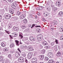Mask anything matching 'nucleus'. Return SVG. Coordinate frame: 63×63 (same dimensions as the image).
I'll list each match as a JSON object with an SVG mask.
<instances>
[{
	"label": "nucleus",
	"instance_id": "1",
	"mask_svg": "<svg viewBox=\"0 0 63 63\" xmlns=\"http://www.w3.org/2000/svg\"><path fill=\"white\" fill-rule=\"evenodd\" d=\"M43 36L42 34H39L38 35L37 37V39L38 40H40V41H41L43 39Z\"/></svg>",
	"mask_w": 63,
	"mask_h": 63
},
{
	"label": "nucleus",
	"instance_id": "2",
	"mask_svg": "<svg viewBox=\"0 0 63 63\" xmlns=\"http://www.w3.org/2000/svg\"><path fill=\"white\" fill-rule=\"evenodd\" d=\"M55 5L57 7H59L61 6V2L57 1H56Z\"/></svg>",
	"mask_w": 63,
	"mask_h": 63
},
{
	"label": "nucleus",
	"instance_id": "3",
	"mask_svg": "<svg viewBox=\"0 0 63 63\" xmlns=\"http://www.w3.org/2000/svg\"><path fill=\"white\" fill-rule=\"evenodd\" d=\"M15 42L16 44V45L17 46H19L20 44H22L21 42V41H20V42H19V41L17 40H15Z\"/></svg>",
	"mask_w": 63,
	"mask_h": 63
},
{
	"label": "nucleus",
	"instance_id": "4",
	"mask_svg": "<svg viewBox=\"0 0 63 63\" xmlns=\"http://www.w3.org/2000/svg\"><path fill=\"white\" fill-rule=\"evenodd\" d=\"M11 15L9 14H7L5 16V18L6 19H9L11 18Z\"/></svg>",
	"mask_w": 63,
	"mask_h": 63
},
{
	"label": "nucleus",
	"instance_id": "5",
	"mask_svg": "<svg viewBox=\"0 0 63 63\" xmlns=\"http://www.w3.org/2000/svg\"><path fill=\"white\" fill-rule=\"evenodd\" d=\"M53 55V54L51 52H49L48 53V56L49 58H52Z\"/></svg>",
	"mask_w": 63,
	"mask_h": 63
},
{
	"label": "nucleus",
	"instance_id": "6",
	"mask_svg": "<svg viewBox=\"0 0 63 63\" xmlns=\"http://www.w3.org/2000/svg\"><path fill=\"white\" fill-rule=\"evenodd\" d=\"M24 59L22 57H20L18 59V61H20V62H23L24 61Z\"/></svg>",
	"mask_w": 63,
	"mask_h": 63
},
{
	"label": "nucleus",
	"instance_id": "7",
	"mask_svg": "<svg viewBox=\"0 0 63 63\" xmlns=\"http://www.w3.org/2000/svg\"><path fill=\"white\" fill-rule=\"evenodd\" d=\"M15 56L17 58H18L20 56V54L19 53L16 52L15 53Z\"/></svg>",
	"mask_w": 63,
	"mask_h": 63
},
{
	"label": "nucleus",
	"instance_id": "8",
	"mask_svg": "<svg viewBox=\"0 0 63 63\" xmlns=\"http://www.w3.org/2000/svg\"><path fill=\"white\" fill-rule=\"evenodd\" d=\"M32 55H33L32 54V53H29L28 56V59H31V57H32Z\"/></svg>",
	"mask_w": 63,
	"mask_h": 63
},
{
	"label": "nucleus",
	"instance_id": "9",
	"mask_svg": "<svg viewBox=\"0 0 63 63\" xmlns=\"http://www.w3.org/2000/svg\"><path fill=\"white\" fill-rule=\"evenodd\" d=\"M17 6V4L16 3H15L14 4H12L11 5V6L12 8H15L14 9H16V7Z\"/></svg>",
	"mask_w": 63,
	"mask_h": 63
},
{
	"label": "nucleus",
	"instance_id": "10",
	"mask_svg": "<svg viewBox=\"0 0 63 63\" xmlns=\"http://www.w3.org/2000/svg\"><path fill=\"white\" fill-rule=\"evenodd\" d=\"M25 17V15L24 14H23L20 16H19V18L20 19H23Z\"/></svg>",
	"mask_w": 63,
	"mask_h": 63
},
{
	"label": "nucleus",
	"instance_id": "11",
	"mask_svg": "<svg viewBox=\"0 0 63 63\" xmlns=\"http://www.w3.org/2000/svg\"><path fill=\"white\" fill-rule=\"evenodd\" d=\"M30 40L32 42H34L35 40V38L33 36H31L30 37Z\"/></svg>",
	"mask_w": 63,
	"mask_h": 63
},
{
	"label": "nucleus",
	"instance_id": "12",
	"mask_svg": "<svg viewBox=\"0 0 63 63\" xmlns=\"http://www.w3.org/2000/svg\"><path fill=\"white\" fill-rule=\"evenodd\" d=\"M9 11L11 14H13L14 13V10L13 9H10L9 10Z\"/></svg>",
	"mask_w": 63,
	"mask_h": 63
},
{
	"label": "nucleus",
	"instance_id": "13",
	"mask_svg": "<svg viewBox=\"0 0 63 63\" xmlns=\"http://www.w3.org/2000/svg\"><path fill=\"white\" fill-rule=\"evenodd\" d=\"M28 49L30 51H32V50H33V48L32 47L30 46L28 47Z\"/></svg>",
	"mask_w": 63,
	"mask_h": 63
},
{
	"label": "nucleus",
	"instance_id": "14",
	"mask_svg": "<svg viewBox=\"0 0 63 63\" xmlns=\"http://www.w3.org/2000/svg\"><path fill=\"white\" fill-rule=\"evenodd\" d=\"M1 45L2 47H5L6 46V43L5 42H2L1 44Z\"/></svg>",
	"mask_w": 63,
	"mask_h": 63
},
{
	"label": "nucleus",
	"instance_id": "15",
	"mask_svg": "<svg viewBox=\"0 0 63 63\" xmlns=\"http://www.w3.org/2000/svg\"><path fill=\"white\" fill-rule=\"evenodd\" d=\"M32 60H33V62L32 63H37V58H33L32 59Z\"/></svg>",
	"mask_w": 63,
	"mask_h": 63
},
{
	"label": "nucleus",
	"instance_id": "16",
	"mask_svg": "<svg viewBox=\"0 0 63 63\" xmlns=\"http://www.w3.org/2000/svg\"><path fill=\"white\" fill-rule=\"evenodd\" d=\"M63 13L62 12H60L59 13L58 15L59 16H63Z\"/></svg>",
	"mask_w": 63,
	"mask_h": 63
},
{
	"label": "nucleus",
	"instance_id": "17",
	"mask_svg": "<svg viewBox=\"0 0 63 63\" xmlns=\"http://www.w3.org/2000/svg\"><path fill=\"white\" fill-rule=\"evenodd\" d=\"M42 44H43L44 46H46L47 45V42L46 41H43L42 42Z\"/></svg>",
	"mask_w": 63,
	"mask_h": 63
},
{
	"label": "nucleus",
	"instance_id": "18",
	"mask_svg": "<svg viewBox=\"0 0 63 63\" xmlns=\"http://www.w3.org/2000/svg\"><path fill=\"white\" fill-rule=\"evenodd\" d=\"M40 59L41 60H43L44 58V55H42L40 56L39 57Z\"/></svg>",
	"mask_w": 63,
	"mask_h": 63
},
{
	"label": "nucleus",
	"instance_id": "19",
	"mask_svg": "<svg viewBox=\"0 0 63 63\" xmlns=\"http://www.w3.org/2000/svg\"><path fill=\"white\" fill-rule=\"evenodd\" d=\"M14 30L16 31H17L19 30V28L18 27H15L14 28Z\"/></svg>",
	"mask_w": 63,
	"mask_h": 63
},
{
	"label": "nucleus",
	"instance_id": "20",
	"mask_svg": "<svg viewBox=\"0 0 63 63\" xmlns=\"http://www.w3.org/2000/svg\"><path fill=\"white\" fill-rule=\"evenodd\" d=\"M15 44L13 43L11 44L10 45V47H15Z\"/></svg>",
	"mask_w": 63,
	"mask_h": 63
},
{
	"label": "nucleus",
	"instance_id": "21",
	"mask_svg": "<svg viewBox=\"0 0 63 63\" xmlns=\"http://www.w3.org/2000/svg\"><path fill=\"white\" fill-rule=\"evenodd\" d=\"M12 36L13 37H16L17 36V34L16 33H12Z\"/></svg>",
	"mask_w": 63,
	"mask_h": 63
},
{
	"label": "nucleus",
	"instance_id": "22",
	"mask_svg": "<svg viewBox=\"0 0 63 63\" xmlns=\"http://www.w3.org/2000/svg\"><path fill=\"white\" fill-rule=\"evenodd\" d=\"M47 10L48 12H50L51 11V7L50 6L48 7L47 8Z\"/></svg>",
	"mask_w": 63,
	"mask_h": 63
},
{
	"label": "nucleus",
	"instance_id": "23",
	"mask_svg": "<svg viewBox=\"0 0 63 63\" xmlns=\"http://www.w3.org/2000/svg\"><path fill=\"white\" fill-rule=\"evenodd\" d=\"M19 36L20 37L21 39H22L23 38V36H22V33L19 32Z\"/></svg>",
	"mask_w": 63,
	"mask_h": 63
},
{
	"label": "nucleus",
	"instance_id": "24",
	"mask_svg": "<svg viewBox=\"0 0 63 63\" xmlns=\"http://www.w3.org/2000/svg\"><path fill=\"white\" fill-rule=\"evenodd\" d=\"M4 8L5 9L6 11L8 12V6L7 5L5 6L4 7Z\"/></svg>",
	"mask_w": 63,
	"mask_h": 63
},
{
	"label": "nucleus",
	"instance_id": "25",
	"mask_svg": "<svg viewBox=\"0 0 63 63\" xmlns=\"http://www.w3.org/2000/svg\"><path fill=\"white\" fill-rule=\"evenodd\" d=\"M57 56H59L61 55V53L60 52H58L56 54Z\"/></svg>",
	"mask_w": 63,
	"mask_h": 63
},
{
	"label": "nucleus",
	"instance_id": "26",
	"mask_svg": "<svg viewBox=\"0 0 63 63\" xmlns=\"http://www.w3.org/2000/svg\"><path fill=\"white\" fill-rule=\"evenodd\" d=\"M44 16L46 17H47L48 16V13H44Z\"/></svg>",
	"mask_w": 63,
	"mask_h": 63
},
{
	"label": "nucleus",
	"instance_id": "27",
	"mask_svg": "<svg viewBox=\"0 0 63 63\" xmlns=\"http://www.w3.org/2000/svg\"><path fill=\"white\" fill-rule=\"evenodd\" d=\"M3 51H4V52H6L7 51H8V49L7 48H4V49H3Z\"/></svg>",
	"mask_w": 63,
	"mask_h": 63
},
{
	"label": "nucleus",
	"instance_id": "28",
	"mask_svg": "<svg viewBox=\"0 0 63 63\" xmlns=\"http://www.w3.org/2000/svg\"><path fill=\"white\" fill-rule=\"evenodd\" d=\"M52 9L53 11H54L55 12L56 11V10H57V8H55L54 7H52Z\"/></svg>",
	"mask_w": 63,
	"mask_h": 63
},
{
	"label": "nucleus",
	"instance_id": "29",
	"mask_svg": "<svg viewBox=\"0 0 63 63\" xmlns=\"http://www.w3.org/2000/svg\"><path fill=\"white\" fill-rule=\"evenodd\" d=\"M48 63H55V62L50 60L48 61Z\"/></svg>",
	"mask_w": 63,
	"mask_h": 63
},
{
	"label": "nucleus",
	"instance_id": "30",
	"mask_svg": "<svg viewBox=\"0 0 63 63\" xmlns=\"http://www.w3.org/2000/svg\"><path fill=\"white\" fill-rule=\"evenodd\" d=\"M29 32V30L28 29L25 30L24 31V32H27V33H28Z\"/></svg>",
	"mask_w": 63,
	"mask_h": 63
},
{
	"label": "nucleus",
	"instance_id": "31",
	"mask_svg": "<svg viewBox=\"0 0 63 63\" xmlns=\"http://www.w3.org/2000/svg\"><path fill=\"white\" fill-rule=\"evenodd\" d=\"M45 52L46 50H45L43 49L41 51V53H45Z\"/></svg>",
	"mask_w": 63,
	"mask_h": 63
},
{
	"label": "nucleus",
	"instance_id": "32",
	"mask_svg": "<svg viewBox=\"0 0 63 63\" xmlns=\"http://www.w3.org/2000/svg\"><path fill=\"white\" fill-rule=\"evenodd\" d=\"M26 27L25 26V25H23L21 27L23 29L26 28Z\"/></svg>",
	"mask_w": 63,
	"mask_h": 63
},
{
	"label": "nucleus",
	"instance_id": "33",
	"mask_svg": "<svg viewBox=\"0 0 63 63\" xmlns=\"http://www.w3.org/2000/svg\"><path fill=\"white\" fill-rule=\"evenodd\" d=\"M57 22L56 21H54L53 23V24L54 25H57Z\"/></svg>",
	"mask_w": 63,
	"mask_h": 63
},
{
	"label": "nucleus",
	"instance_id": "34",
	"mask_svg": "<svg viewBox=\"0 0 63 63\" xmlns=\"http://www.w3.org/2000/svg\"><path fill=\"white\" fill-rule=\"evenodd\" d=\"M23 22L24 23H26L27 22V21L26 19H24L23 20Z\"/></svg>",
	"mask_w": 63,
	"mask_h": 63
},
{
	"label": "nucleus",
	"instance_id": "35",
	"mask_svg": "<svg viewBox=\"0 0 63 63\" xmlns=\"http://www.w3.org/2000/svg\"><path fill=\"white\" fill-rule=\"evenodd\" d=\"M5 31L6 33H7V34H8L9 35V34H10V32H9V31H7L6 30H5Z\"/></svg>",
	"mask_w": 63,
	"mask_h": 63
},
{
	"label": "nucleus",
	"instance_id": "36",
	"mask_svg": "<svg viewBox=\"0 0 63 63\" xmlns=\"http://www.w3.org/2000/svg\"><path fill=\"white\" fill-rule=\"evenodd\" d=\"M45 60L46 61H47L48 60V58L47 57H45Z\"/></svg>",
	"mask_w": 63,
	"mask_h": 63
},
{
	"label": "nucleus",
	"instance_id": "37",
	"mask_svg": "<svg viewBox=\"0 0 63 63\" xmlns=\"http://www.w3.org/2000/svg\"><path fill=\"white\" fill-rule=\"evenodd\" d=\"M20 14H21V13L19 11H17V15L18 16H19V15H20Z\"/></svg>",
	"mask_w": 63,
	"mask_h": 63
},
{
	"label": "nucleus",
	"instance_id": "38",
	"mask_svg": "<svg viewBox=\"0 0 63 63\" xmlns=\"http://www.w3.org/2000/svg\"><path fill=\"white\" fill-rule=\"evenodd\" d=\"M23 40L25 41H26V40H28V38L27 37H24L23 38Z\"/></svg>",
	"mask_w": 63,
	"mask_h": 63
},
{
	"label": "nucleus",
	"instance_id": "39",
	"mask_svg": "<svg viewBox=\"0 0 63 63\" xmlns=\"http://www.w3.org/2000/svg\"><path fill=\"white\" fill-rule=\"evenodd\" d=\"M57 45H56L54 47H53V48H54L55 49H55H56L57 48Z\"/></svg>",
	"mask_w": 63,
	"mask_h": 63
},
{
	"label": "nucleus",
	"instance_id": "40",
	"mask_svg": "<svg viewBox=\"0 0 63 63\" xmlns=\"http://www.w3.org/2000/svg\"><path fill=\"white\" fill-rule=\"evenodd\" d=\"M50 47V46H48L46 47V49H48V48H49Z\"/></svg>",
	"mask_w": 63,
	"mask_h": 63
},
{
	"label": "nucleus",
	"instance_id": "41",
	"mask_svg": "<svg viewBox=\"0 0 63 63\" xmlns=\"http://www.w3.org/2000/svg\"><path fill=\"white\" fill-rule=\"evenodd\" d=\"M38 10H43V7H38Z\"/></svg>",
	"mask_w": 63,
	"mask_h": 63
},
{
	"label": "nucleus",
	"instance_id": "42",
	"mask_svg": "<svg viewBox=\"0 0 63 63\" xmlns=\"http://www.w3.org/2000/svg\"><path fill=\"white\" fill-rule=\"evenodd\" d=\"M35 26V24H33L32 25V27H31V28H32H32H33V27H34Z\"/></svg>",
	"mask_w": 63,
	"mask_h": 63
},
{
	"label": "nucleus",
	"instance_id": "43",
	"mask_svg": "<svg viewBox=\"0 0 63 63\" xmlns=\"http://www.w3.org/2000/svg\"><path fill=\"white\" fill-rule=\"evenodd\" d=\"M3 57L1 56L0 57V61H1L2 59H3Z\"/></svg>",
	"mask_w": 63,
	"mask_h": 63
},
{
	"label": "nucleus",
	"instance_id": "44",
	"mask_svg": "<svg viewBox=\"0 0 63 63\" xmlns=\"http://www.w3.org/2000/svg\"><path fill=\"white\" fill-rule=\"evenodd\" d=\"M60 39L61 40H63V36H62L60 37Z\"/></svg>",
	"mask_w": 63,
	"mask_h": 63
},
{
	"label": "nucleus",
	"instance_id": "45",
	"mask_svg": "<svg viewBox=\"0 0 63 63\" xmlns=\"http://www.w3.org/2000/svg\"><path fill=\"white\" fill-rule=\"evenodd\" d=\"M8 1L10 3H12L13 2V0H8Z\"/></svg>",
	"mask_w": 63,
	"mask_h": 63
},
{
	"label": "nucleus",
	"instance_id": "46",
	"mask_svg": "<svg viewBox=\"0 0 63 63\" xmlns=\"http://www.w3.org/2000/svg\"><path fill=\"white\" fill-rule=\"evenodd\" d=\"M17 19V18L16 17H13V20L14 21H16Z\"/></svg>",
	"mask_w": 63,
	"mask_h": 63
},
{
	"label": "nucleus",
	"instance_id": "47",
	"mask_svg": "<svg viewBox=\"0 0 63 63\" xmlns=\"http://www.w3.org/2000/svg\"><path fill=\"white\" fill-rule=\"evenodd\" d=\"M5 63H10V62L8 61V60H6L5 62Z\"/></svg>",
	"mask_w": 63,
	"mask_h": 63
},
{
	"label": "nucleus",
	"instance_id": "48",
	"mask_svg": "<svg viewBox=\"0 0 63 63\" xmlns=\"http://www.w3.org/2000/svg\"><path fill=\"white\" fill-rule=\"evenodd\" d=\"M11 55L10 54H9L8 56V57L9 58H11Z\"/></svg>",
	"mask_w": 63,
	"mask_h": 63
},
{
	"label": "nucleus",
	"instance_id": "49",
	"mask_svg": "<svg viewBox=\"0 0 63 63\" xmlns=\"http://www.w3.org/2000/svg\"><path fill=\"white\" fill-rule=\"evenodd\" d=\"M51 6L52 7H54V5H53V3H51Z\"/></svg>",
	"mask_w": 63,
	"mask_h": 63
},
{
	"label": "nucleus",
	"instance_id": "50",
	"mask_svg": "<svg viewBox=\"0 0 63 63\" xmlns=\"http://www.w3.org/2000/svg\"><path fill=\"white\" fill-rule=\"evenodd\" d=\"M10 53H11V54H12L14 53V51H13V50H11L10 51Z\"/></svg>",
	"mask_w": 63,
	"mask_h": 63
},
{
	"label": "nucleus",
	"instance_id": "51",
	"mask_svg": "<svg viewBox=\"0 0 63 63\" xmlns=\"http://www.w3.org/2000/svg\"><path fill=\"white\" fill-rule=\"evenodd\" d=\"M60 32H63V29H60Z\"/></svg>",
	"mask_w": 63,
	"mask_h": 63
},
{
	"label": "nucleus",
	"instance_id": "52",
	"mask_svg": "<svg viewBox=\"0 0 63 63\" xmlns=\"http://www.w3.org/2000/svg\"><path fill=\"white\" fill-rule=\"evenodd\" d=\"M3 35V32H0V36Z\"/></svg>",
	"mask_w": 63,
	"mask_h": 63
},
{
	"label": "nucleus",
	"instance_id": "53",
	"mask_svg": "<svg viewBox=\"0 0 63 63\" xmlns=\"http://www.w3.org/2000/svg\"><path fill=\"white\" fill-rule=\"evenodd\" d=\"M37 31L38 30V32H39V33H40V32H41V30L38 29H37Z\"/></svg>",
	"mask_w": 63,
	"mask_h": 63
},
{
	"label": "nucleus",
	"instance_id": "54",
	"mask_svg": "<svg viewBox=\"0 0 63 63\" xmlns=\"http://www.w3.org/2000/svg\"><path fill=\"white\" fill-rule=\"evenodd\" d=\"M54 42H53L51 43V46H53L54 45Z\"/></svg>",
	"mask_w": 63,
	"mask_h": 63
},
{
	"label": "nucleus",
	"instance_id": "55",
	"mask_svg": "<svg viewBox=\"0 0 63 63\" xmlns=\"http://www.w3.org/2000/svg\"><path fill=\"white\" fill-rule=\"evenodd\" d=\"M20 49L22 50H23V49H24V48H23V47H21L20 48Z\"/></svg>",
	"mask_w": 63,
	"mask_h": 63
},
{
	"label": "nucleus",
	"instance_id": "56",
	"mask_svg": "<svg viewBox=\"0 0 63 63\" xmlns=\"http://www.w3.org/2000/svg\"><path fill=\"white\" fill-rule=\"evenodd\" d=\"M56 44H58V40H56L55 41Z\"/></svg>",
	"mask_w": 63,
	"mask_h": 63
},
{
	"label": "nucleus",
	"instance_id": "57",
	"mask_svg": "<svg viewBox=\"0 0 63 63\" xmlns=\"http://www.w3.org/2000/svg\"><path fill=\"white\" fill-rule=\"evenodd\" d=\"M10 25H14V23L13 22H10Z\"/></svg>",
	"mask_w": 63,
	"mask_h": 63
},
{
	"label": "nucleus",
	"instance_id": "58",
	"mask_svg": "<svg viewBox=\"0 0 63 63\" xmlns=\"http://www.w3.org/2000/svg\"><path fill=\"white\" fill-rule=\"evenodd\" d=\"M22 56H23V57H25L26 56V54H23L22 55Z\"/></svg>",
	"mask_w": 63,
	"mask_h": 63
},
{
	"label": "nucleus",
	"instance_id": "59",
	"mask_svg": "<svg viewBox=\"0 0 63 63\" xmlns=\"http://www.w3.org/2000/svg\"><path fill=\"white\" fill-rule=\"evenodd\" d=\"M17 50H18L19 51L20 53H21V51H20V49H19V48H18L17 49Z\"/></svg>",
	"mask_w": 63,
	"mask_h": 63
},
{
	"label": "nucleus",
	"instance_id": "60",
	"mask_svg": "<svg viewBox=\"0 0 63 63\" xmlns=\"http://www.w3.org/2000/svg\"><path fill=\"white\" fill-rule=\"evenodd\" d=\"M25 62L26 63H28V60L27 59H26L25 61Z\"/></svg>",
	"mask_w": 63,
	"mask_h": 63
},
{
	"label": "nucleus",
	"instance_id": "61",
	"mask_svg": "<svg viewBox=\"0 0 63 63\" xmlns=\"http://www.w3.org/2000/svg\"><path fill=\"white\" fill-rule=\"evenodd\" d=\"M35 27H41V26H36Z\"/></svg>",
	"mask_w": 63,
	"mask_h": 63
},
{
	"label": "nucleus",
	"instance_id": "62",
	"mask_svg": "<svg viewBox=\"0 0 63 63\" xmlns=\"http://www.w3.org/2000/svg\"><path fill=\"white\" fill-rule=\"evenodd\" d=\"M37 15L39 16H40L41 15V14H40V13H37Z\"/></svg>",
	"mask_w": 63,
	"mask_h": 63
},
{
	"label": "nucleus",
	"instance_id": "63",
	"mask_svg": "<svg viewBox=\"0 0 63 63\" xmlns=\"http://www.w3.org/2000/svg\"><path fill=\"white\" fill-rule=\"evenodd\" d=\"M5 61L4 60H2V62L3 63H4L5 62Z\"/></svg>",
	"mask_w": 63,
	"mask_h": 63
},
{
	"label": "nucleus",
	"instance_id": "64",
	"mask_svg": "<svg viewBox=\"0 0 63 63\" xmlns=\"http://www.w3.org/2000/svg\"><path fill=\"white\" fill-rule=\"evenodd\" d=\"M9 36H10V37L11 38V39H13V37H12V36H11V35H9Z\"/></svg>",
	"mask_w": 63,
	"mask_h": 63
}]
</instances>
